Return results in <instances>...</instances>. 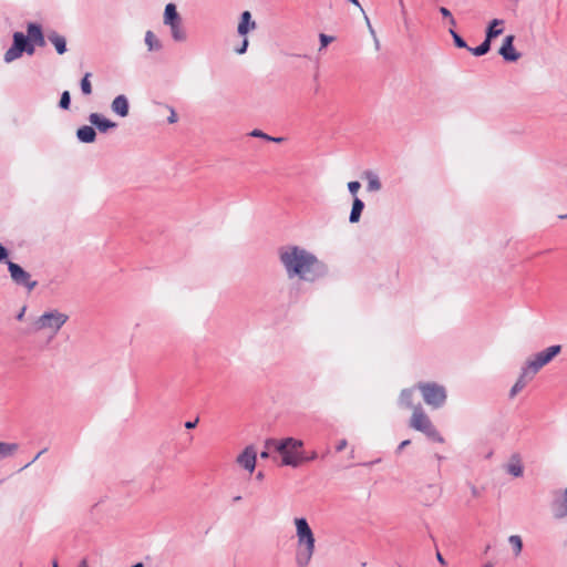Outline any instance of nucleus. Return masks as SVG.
Returning <instances> with one entry per match:
<instances>
[{
    "instance_id": "7c9ffc66",
    "label": "nucleus",
    "mask_w": 567,
    "mask_h": 567,
    "mask_svg": "<svg viewBox=\"0 0 567 567\" xmlns=\"http://www.w3.org/2000/svg\"><path fill=\"white\" fill-rule=\"evenodd\" d=\"M22 55V52H20L18 49H16L14 45H11L6 53H4V62L10 63L17 59H19Z\"/></svg>"
},
{
    "instance_id": "3c124183",
    "label": "nucleus",
    "mask_w": 567,
    "mask_h": 567,
    "mask_svg": "<svg viewBox=\"0 0 567 567\" xmlns=\"http://www.w3.org/2000/svg\"><path fill=\"white\" fill-rule=\"evenodd\" d=\"M44 452H45V450H42L41 452H39V453L34 456V458H33L29 464H27L24 467H28L31 463L35 462V461L40 457V455H42Z\"/></svg>"
},
{
    "instance_id": "4d7b16f0",
    "label": "nucleus",
    "mask_w": 567,
    "mask_h": 567,
    "mask_svg": "<svg viewBox=\"0 0 567 567\" xmlns=\"http://www.w3.org/2000/svg\"><path fill=\"white\" fill-rule=\"evenodd\" d=\"M317 454L313 453V454H310V457H305V461H308V460H313L316 458Z\"/></svg>"
},
{
    "instance_id": "bf43d9fd",
    "label": "nucleus",
    "mask_w": 567,
    "mask_h": 567,
    "mask_svg": "<svg viewBox=\"0 0 567 567\" xmlns=\"http://www.w3.org/2000/svg\"><path fill=\"white\" fill-rule=\"evenodd\" d=\"M373 39H374V45H375V48H377V49H379V47H380V43H379V40H378V38L375 37V38H373Z\"/></svg>"
},
{
    "instance_id": "79ce46f5",
    "label": "nucleus",
    "mask_w": 567,
    "mask_h": 567,
    "mask_svg": "<svg viewBox=\"0 0 567 567\" xmlns=\"http://www.w3.org/2000/svg\"><path fill=\"white\" fill-rule=\"evenodd\" d=\"M8 249L0 244V261H3L8 258Z\"/></svg>"
},
{
    "instance_id": "9b49d317",
    "label": "nucleus",
    "mask_w": 567,
    "mask_h": 567,
    "mask_svg": "<svg viewBox=\"0 0 567 567\" xmlns=\"http://www.w3.org/2000/svg\"><path fill=\"white\" fill-rule=\"evenodd\" d=\"M89 122L95 126L101 133H106L109 130L115 128L117 124L99 113H91Z\"/></svg>"
},
{
    "instance_id": "2f4dec72",
    "label": "nucleus",
    "mask_w": 567,
    "mask_h": 567,
    "mask_svg": "<svg viewBox=\"0 0 567 567\" xmlns=\"http://www.w3.org/2000/svg\"><path fill=\"white\" fill-rule=\"evenodd\" d=\"M90 76L91 73L87 72L80 82L81 91L84 95H90L92 93V84L90 81Z\"/></svg>"
},
{
    "instance_id": "b1692460",
    "label": "nucleus",
    "mask_w": 567,
    "mask_h": 567,
    "mask_svg": "<svg viewBox=\"0 0 567 567\" xmlns=\"http://www.w3.org/2000/svg\"><path fill=\"white\" fill-rule=\"evenodd\" d=\"M533 378L534 375H525L524 367H522L520 374L509 391V396L514 398L518 392H520L526 386L527 382L530 381Z\"/></svg>"
},
{
    "instance_id": "a878e982",
    "label": "nucleus",
    "mask_w": 567,
    "mask_h": 567,
    "mask_svg": "<svg viewBox=\"0 0 567 567\" xmlns=\"http://www.w3.org/2000/svg\"><path fill=\"white\" fill-rule=\"evenodd\" d=\"M171 29V34L174 41L176 42H183L186 40L187 35L183 28L182 21H178L176 23H173L168 25Z\"/></svg>"
},
{
    "instance_id": "1a4fd4ad",
    "label": "nucleus",
    "mask_w": 567,
    "mask_h": 567,
    "mask_svg": "<svg viewBox=\"0 0 567 567\" xmlns=\"http://www.w3.org/2000/svg\"><path fill=\"white\" fill-rule=\"evenodd\" d=\"M515 37L513 34L506 35L503 40V44L498 50L499 55L507 62H515L520 58V53L517 52L513 45Z\"/></svg>"
},
{
    "instance_id": "e433bc0d",
    "label": "nucleus",
    "mask_w": 567,
    "mask_h": 567,
    "mask_svg": "<svg viewBox=\"0 0 567 567\" xmlns=\"http://www.w3.org/2000/svg\"><path fill=\"white\" fill-rule=\"evenodd\" d=\"M560 513H559V516H566L567 515V488L564 491V497H563V501L560 503Z\"/></svg>"
},
{
    "instance_id": "393cba45",
    "label": "nucleus",
    "mask_w": 567,
    "mask_h": 567,
    "mask_svg": "<svg viewBox=\"0 0 567 567\" xmlns=\"http://www.w3.org/2000/svg\"><path fill=\"white\" fill-rule=\"evenodd\" d=\"M413 395H414V389H404L401 391L399 396V405L405 409H413L416 405H413Z\"/></svg>"
},
{
    "instance_id": "8fccbe9b",
    "label": "nucleus",
    "mask_w": 567,
    "mask_h": 567,
    "mask_svg": "<svg viewBox=\"0 0 567 567\" xmlns=\"http://www.w3.org/2000/svg\"><path fill=\"white\" fill-rule=\"evenodd\" d=\"M265 449L266 450L260 453V457L261 458H268L269 457V450L270 449H267L266 446H265Z\"/></svg>"
},
{
    "instance_id": "052dcab7",
    "label": "nucleus",
    "mask_w": 567,
    "mask_h": 567,
    "mask_svg": "<svg viewBox=\"0 0 567 567\" xmlns=\"http://www.w3.org/2000/svg\"><path fill=\"white\" fill-rule=\"evenodd\" d=\"M483 567H493V563L488 561V563L484 564Z\"/></svg>"
},
{
    "instance_id": "0eeeda50",
    "label": "nucleus",
    "mask_w": 567,
    "mask_h": 567,
    "mask_svg": "<svg viewBox=\"0 0 567 567\" xmlns=\"http://www.w3.org/2000/svg\"><path fill=\"white\" fill-rule=\"evenodd\" d=\"M7 264L10 277L16 285L27 288L28 291H32L37 287L38 282L32 280L31 275L20 265L13 261H7Z\"/></svg>"
},
{
    "instance_id": "de8ad7c7",
    "label": "nucleus",
    "mask_w": 567,
    "mask_h": 567,
    "mask_svg": "<svg viewBox=\"0 0 567 567\" xmlns=\"http://www.w3.org/2000/svg\"><path fill=\"white\" fill-rule=\"evenodd\" d=\"M25 310H27V307H25V306H23V307L21 308V310L19 311V313L17 315V317H16V318H17V320H19V321H22V320H23V317H24Z\"/></svg>"
},
{
    "instance_id": "f3484780",
    "label": "nucleus",
    "mask_w": 567,
    "mask_h": 567,
    "mask_svg": "<svg viewBox=\"0 0 567 567\" xmlns=\"http://www.w3.org/2000/svg\"><path fill=\"white\" fill-rule=\"evenodd\" d=\"M47 38L54 45L59 54H64L66 52V40L63 35L52 30L48 32Z\"/></svg>"
},
{
    "instance_id": "680f3d73",
    "label": "nucleus",
    "mask_w": 567,
    "mask_h": 567,
    "mask_svg": "<svg viewBox=\"0 0 567 567\" xmlns=\"http://www.w3.org/2000/svg\"><path fill=\"white\" fill-rule=\"evenodd\" d=\"M262 477H264L262 473H261V472H259V473L257 474V478H258V480H261Z\"/></svg>"
},
{
    "instance_id": "13d9d810",
    "label": "nucleus",
    "mask_w": 567,
    "mask_h": 567,
    "mask_svg": "<svg viewBox=\"0 0 567 567\" xmlns=\"http://www.w3.org/2000/svg\"><path fill=\"white\" fill-rule=\"evenodd\" d=\"M399 1H400L401 7H402V14H403V17H405L406 12L404 10L403 2H402V0H399Z\"/></svg>"
},
{
    "instance_id": "338daca9",
    "label": "nucleus",
    "mask_w": 567,
    "mask_h": 567,
    "mask_svg": "<svg viewBox=\"0 0 567 567\" xmlns=\"http://www.w3.org/2000/svg\"><path fill=\"white\" fill-rule=\"evenodd\" d=\"M560 218H567V214L566 215H561L559 216Z\"/></svg>"
},
{
    "instance_id": "f704fd0d",
    "label": "nucleus",
    "mask_w": 567,
    "mask_h": 567,
    "mask_svg": "<svg viewBox=\"0 0 567 567\" xmlns=\"http://www.w3.org/2000/svg\"><path fill=\"white\" fill-rule=\"evenodd\" d=\"M320 48L319 50H323L328 44L334 41V37L328 35L324 33L319 34Z\"/></svg>"
},
{
    "instance_id": "37998d69",
    "label": "nucleus",
    "mask_w": 567,
    "mask_h": 567,
    "mask_svg": "<svg viewBox=\"0 0 567 567\" xmlns=\"http://www.w3.org/2000/svg\"><path fill=\"white\" fill-rule=\"evenodd\" d=\"M197 423H198V419H196V420H194V421H187V422H185V424H184V425H185V427H186L187 430H192V429H195V427H196Z\"/></svg>"
},
{
    "instance_id": "473e14b6",
    "label": "nucleus",
    "mask_w": 567,
    "mask_h": 567,
    "mask_svg": "<svg viewBox=\"0 0 567 567\" xmlns=\"http://www.w3.org/2000/svg\"><path fill=\"white\" fill-rule=\"evenodd\" d=\"M450 33L453 38L454 44L460 49H467L468 45L466 44L465 40L453 29H450Z\"/></svg>"
},
{
    "instance_id": "5701e85b",
    "label": "nucleus",
    "mask_w": 567,
    "mask_h": 567,
    "mask_svg": "<svg viewBox=\"0 0 567 567\" xmlns=\"http://www.w3.org/2000/svg\"><path fill=\"white\" fill-rule=\"evenodd\" d=\"M363 209H364V203L358 196H354L353 202H352V208H351L350 216H349V221L351 224L359 223Z\"/></svg>"
},
{
    "instance_id": "c756f323",
    "label": "nucleus",
    "mask_w": 567,
    "mask_h": 567,
    "mask_svg": "<svg viewBox=\"0 0 567 567\" xmlns=\"http://www.w3.org/2000/svg\"><path fill=\"white\" fill-rule=\"evenodd\" d=\"M508 543L512 545L515 556H518L523 549V542H522L520 536H518V535L509 536Z\"/></svg>"
},
{
    "instance_id": "c9c22d12",
    "label": "nucleus",
    "mask_w": 567,
    "mask_h": 567,
    "mask_svg": "<svg viewBox=\"0 0 567 567\" xmlns=\"http://www.w3.org/2000/svg\"><path fill=\"white\" fill-rule=\"evenodd\" d=\"M347 186H348L350 194L353 195V197H354V196H357V193L360 189L361 184L358 181H352V182H349Z\"/></svg>"
},
{
    "instance_id": "423d86ee",
    "label": "nucleus",
    "mask_w": 567,
    "mask_h": 567,
    "mask_svg": "<svg viewBox=\"0 0 567 567\" xmlns=\"http://www.w3.org/2000/svg\"><path fill=\"white\" fill-rule=\"evenodd\" d=\"M416 388L429 406L440 409L445 404L447 399L445 386L435 382H419Z\"/></svg>"
},
{
    "instance_id": "6e6d98bb",
    "label": "nucleus",
    "mask_w": 567,
    "mask_h": 567,
    "mask_svg": "<svg viewBox=\"0 0 567 567\" xmlns=\"http://www.w3.org/2000/svg\"><path fill=\"white\" fill-rule=\"evenodd\" d=\"M78 567H89L87 566V561L85 559H83Z\"/></svg>"
},
{
    "instance_id": "f03ea898",
    "label": "nucleus",
    "mask_w": 567,
    "mask_h": 567,
    "mask_svg": "<svg viewBox=\"0 0 567 567\" xmlns=\"http://www.w3.org/2000/svg\"><path fill=\"white\" fill-rule=\"evenodd\" d=\"M298 548L296 553V563L299 567L309 565L315 553V535L303 517L295 518Z\"/></svg>"
},
{
    "instance_id": "5fc2aeb1",
    "label": "nucleus",
    "mask_w": 567,
    "mask_h": 567,
    "mask_svg": "<svg viewBox=\"0 0 567 567\" xmlns=\"http://www.w3.org/2000/svg\"><path fill=\"white\" fill-rule=\"evenodd\" d=\"M449 22L452 27H455L456 25V21L455 19L453 18V16L451 18H449Z\"/></svg>"
},
{
    "instance_id": "09e8293b",
    "label": "nucleus",
    "mask_w": 567,
    "mask_h": 567,
    "mask_svg": "<svg viewBox=\"0 0 567 567\" xmlns=\"http://www.w3.org/2000/svg\"><path fill=\"white\" fill-rule=\"evenodd\" d=\"M436 559H437V561H439L441 565H443V566H445V565H446V561H445L444 557L442 556V554H441L440 551H436Z\"/></svg>"
},
{
    "instance_id": "864d4df0",
    "label": "nucleus",
    "mask_w": 567,
    "mask_h": 567,
    "mask_svg": "<svg viewBox=\"0 0 567 567\" xmlns=\"http://www.w3.org/2000/svg\"><path fill=\"white\" fill-rule=\"evenodd\" d=\"M270 142H275V143H281L284 141V137H272L270 136Z\"/></svg>"
},
{
    "instance_id": "dca6fc26",
    "label": "nucleus",
    "mask_w": 567,
    "mask_h": 567,
    "mask_svg": "<svg viewBox=\"0 0 567 567\" xmlns=\"http://www.w3.org/2000/svg\"><path fill=\"white\" fill-rule=\"evenodd\" d=\"M111 110L121 117L127 116L130 111L127 97L123 94L117 95L111 103Z\"/></svg>"
},
{
    "instance_id": "58836bf2",
    "label": "nucleus",
    "mask_w": 567,
    "mask_h": 567,
    "mask_svg": "<svg viewBox=\"0 0 567 567\" xmlns=\"http://www.w3.org/2000/svg\"><path fill=\"white\" fill-rule=\"evenodd\" d=\"M248 48V40L245 38L240 44V47L235 49V52L237 54H244L247 51Z\"/></svg>"
},
{
    "instance_id": "a211bd4d",
    "label": "nucleus",
    "mask_w": 567,
    "mask_h": 567,
    "mask_svg": "<svg viewBox=\"0 0 567 567\" xmlns=\"http://www.w3.org/2000/svg\"><path fill=\"white\" fill-rule=\"evenodd\" d=\"M503 25H504V20L493 19L486 29L485 39L488 42H492V40L494 38H497L498 35H501L503 33V28H502Z\"/></svg>"
},
{
    "instance_id": "6e6552de",
    "label": "nucleus",
    "mask_w": 567,
    "mask_h": 567,
    "mask_svg": "<svg viewBox=\"0 0 567 567\" xmlns=\"http://www.w3.org/2000/svg\"><path fill=\"white\" fill-rule=\"evenodd\" d=\"M265 446L267 449H275L277 452H284L285 449H289V451L301 452L303 442L293 437H286L280 441L276 439H268L265 442Z\"/></svg>"
},
{
    "instance_id": "412c9836",
    "label": "nucleus",
    "mask_w": 567,
    "mask_h": 567,
    "mask_svg": "<svg viewBox=\"0 0 567 567\" xmlns=\"http://www.w3.org/2000/svg\"><path fill=\"white\" fill-rule=\"evenodd\" d=\"M506 472L514 477H520L523 475V465L518 454H513L508 464L506 465Z\"/></svg>"
},
{
    "instance_id": "774afa93",
    "label": "nucleus",
    "mask_w": 567,
    "mask_h": 567,
    "mask_svg": "<svg viewBox=\"0 0 567 567\" xmlns=\"http://www.w3.org/2000/svg\"><path fill=\"white\" fill-rule=\"evenodd\" d=\"M52 567H59L56 561L53 563V566Z\"/></svg>"
},
{
    "instance_id": "a19ab883",
    "label": "nucleus",
    "mask_w": 567,
    "mask_h": 567,
    "mask_svg": "<svg viewBox=\"0 0 567 567\" xmlns=\"http://www.w3.org/2000/svg\"><path fill=\"white\" fill-rule=\"evenodd\" d=\"M169 111H171V114L167 117L168 123H171V124L176 123L177 122V114H176V112L172 107H169Z\"/></svg>"
},
{
    "instance_id": "aec40b11",
    "label": "nucleus",
    "mask_w": 567,
    "mask_h": 567,
    "mask_svg": "<svg viewBox=\"0 0 567 567\" xmlns=\"http://www.w3.org/2000/svg\"><path fill=\"white\" fill-rule=\"evenodd\" d=\"M363 177L367 179V190L370 193L379 192L382 188L381 181L373 171H365Z\"/></svg>"
},
{
    "instance_id": "f8f14e48",
    "label": "nucleus",
    "mask_w": 567,
    "mask_h": 567,
    "mask_svg": "<svg viewBox=\"0 0 567 567\" xmlns=\"http://www.w3.org/2000/svg\"><path fill=\"white\" fill-rule=\"evenodd\" d=\"M27 33H28V39H29L30 43H32L33 45H38V47L45 45V38L43 35L41 25L33 23V22L29 23L27 27Z\"/></svg>"
},
{
    "instance_id": "20e7f679",
    "label": "nucleus",
    "mask_w": 567,
    "mask_h": 567,
    "mask_svg": "<svg viewBox=\"0 0 567 567\" xmlns=\"http://www.w3.org/2000/svg\"><path fill=\"white\" fill-rule=\"evenodd\" d=\"M410 427L414 429L415 431L422 432L425 434L429 439H432L435 442L443 443L444 439L439 433V431L433 425L432 421L430 420L429 415L424 412L421 404H417L414 408V411L412 413V416L410 419L409 423Z\"/></svg>"
},
{
    "instance_id": "4be33fe9",
    "label": "nucleus",
    "mask_w": 567,
    "mask_h": 567,
    "mask_svg": "<svg viewBox=\"0 0 567 567\" xmlns=\"http://www.w3.org/2000/svg\"><path fill=\"white\" fill-rule=\"evenodd\" d=\"M178 21H182V18L177 12L176 6L174 3H167L164 10V24L171 25Z\"/></svg>"
},
{
    "instance_id": "bb28decb",
    "label": "nucleus",
    "mask_w": 567,
    "mask_h": 567,
    "mask_svg": "<svg viewBox=\"0 0 567 567\" xmlns=\"http://www.w3.org/2000/svg\"><path fill=\"white\" fill-rule=\"evenodd\" d=\"M145 44L147 45V49L150 52L158 51L162 49L161 41L156 38L154 32H152L150 30L146 31V33H145Z\"/></svg>"
},
{
    "instance_id": "a18cd8bd",
    "label": "nucleus",
    "mask_w": 567,
    "mask_h": 567,
    "mask_svg": "<svg viewBox=\"0 0 567 567\" xmlns=\"http://www.w3.org/2000/svg\"><path fill=\"white\" fill-rule=\"evenodd\" d=\"M440 13L444 17V18H451L452 17V13L451 11L445 8V7H441L440 8Z\"/></svg>"
},
{
    "instance_id": "4468645a",
    "label": "nucleus",
    "mask_w": 567,
    "mask_h": 567,
    "mask_svg": "<svg viewBox=\"0 0 567 567\" xmlns=\"http://www.w3.org/2000/svg\"><path fill=\"white\" fill-rule=\"evenodd\" d=\"M281 454V465L298 467L303 461L302 452L289 451V449H285L284 452H279Z\"/></svg>"
},
{
    "instance_id": "c03bdc74",
    "label": "nucleus",
    "mask_w": 567,
    "mask_h": 567,
    "mask_svg": "<svg viewBox=\"0 0 567 567\" xmlns=\"http://www.w3.org/2000/svg\"><path fill=\"white\" fill-rule=\"evenodd\" d=\"M347 444H348V443H347V440H341V441H339V443L337 444L336 450H337L338 452H341V451H343V450L347 447Z\"/></svg>"
},
{
    "instance_id": "72a5a7b5",
    "label": "nucleus",
    "mask_w": 567,
    "mask_h": 567,
    "mask_svg": "<svg viewBox=\"0 0 567 567\" xmlns=\"http://www.w3.org/2000/svg\"><path fill=\"white\" fill-rule=\"evenodd\" d=\"M71 104V96L69 91H64L61 94L59 106L63 110H69Z\"/></svg>"
},
{
    "instance_id": "cd10ccee",
    "label": "nucleus",
    "mask_w": 567,
    "mask_h": 567,
    "mask_svg": "<svg viewBox=\"0 0 567 567\" xmlns=\"http://www.w3.org/2000/svg\"><path fill=\"white\" fill-rule=\"evenodd\" d=\"M18 449L14 443L0 442V461L12 455Z\"/></svg>"
},
{
    "instance_id": "e2e57ef3",
    "label": "nucleus",
    "mask_w": 567,
    "mask_h": 567,
    "mask_svg": "<svg viewBox=\"0 0 567 567\" xmlns=\"http://www.w3.org/2000/svg\"><path fill=\"white\" fill-rule=\"evenodd\" d=\"M241 499V496H235L234 502H239Z\"/></svg>"
},
{
    "instance_id": "603ef678",
    "label": "nucleus",
    "mask_w": 567,
    "mask_h": 567,
    "mask_svg": "<svg viewBox=\"0 0 567 567\" xmlns=\"http://www.w3.org/2000/svg\"><path fill=\"white\" fill-rule=\"evenodd\" d=\"M351 3H353L355 7H358L361 12H363V8L361 7L360 2L358 0H349Z\"/></svg>"
},
{
    "instance_id": "4c0bfd02",
    "label": "nucleus",
    "mask_w": 567,
    "mask_h": 567,
    "mask_svg": "<svg viewBox=\"0 0 567 567\" xmlns=\"http://www.w3.org/2000/svg\"><path fill=\"white\" fill-rule=\"evenodd\" d=\"M251 136L254 137H259V138H262V140H266V141H269L270 140V136L266 133H264L262 131L260 130H254L251 133H250Z\"/></svg>"
},
{
    "instance_id": "9d476101",
    "label": "nucleus",
    "mask_w": 567,
    "mask_h": 567,
    "mask_svg": "<svg viewBox=\"0 0 567 567\" xmlns=\"http://www.w3.org/2000/svg\"><path fill=\"white\" fill-rule=\"evenodd\" d=\"M256 451L254 446H247L236 458L239 466L252 473L256 467Z\"/></svg>"
},
{
    "instance_id": "c85d7f7f",
    "label": "nucleus",
    "mask_w": 567,
    "mask_h": 567,
    "mask_svg": "<svg viewBox=\"0 0 567 567\" xmlns=\"http://www.w3.org/2000/svg\"><path fill=\"white\" fill-rule=\"evenodd\" d=\"M472 54L476 56H482L486 54L491 50V42H488L486 39L476 48H467Z\"/></svg>"
},
{
    "instance_id": "69168bd1",
    "label": "nucleus",
    "mask_w": 567,
    "mask_h": 567,
    "mask_svg": "<svg viewBox=\"0 0 567 567\" xmlns=\"http://www.w3.org/2000/svg\"><path fill=\"white\" fill-rule=\"evenodd\" d=\"M436 458L441 461L443 457L441 455H436Z\"/></svg>"
},
{
    "instance_id": "39448f33",
    "label": "nucleus",
    "mask_w": 567,
    "mask_h": 567,
    "mask_svg": "<svg viewBox=\"0 0 567 567\" xmlns=\"http://www.w3.org/2000/svg\"><path fill=\"white\" fill-rule=\"evenodd\" d=\"M561 352V346L555 344L546 348L543 351H539L528 358L525 362L524 374L525 375H536L539 370L548 364L557 354Z\"/></svg>"
},
{
    "instance_id": "7ed1b4c3",
    "label": "nucleus",
    "mask_w": 567,
    "mask_h": 567,
    "mask_svg": "<svg viewBox=\"0 0 567 567\" xmlns=\"http://www.w3.org/2000/svg\"><path fill=\"white\" fill-rule=\"evenodd\" d=\"M68 320L69 316L66 313L58 309H51L34 318L24 333L34 334L40 331H48L51 337H54Z\"/></svg>"
},
{
    "instance_id": "6ab92c4d",
    "label": "nucleus",
    "mask_w": 567,
    "mask_h": 567,
    "mask_svg": "<svg viewBox=\"0 0 567 567\" xmlns=\"http://www.w3.org/2000/svg\"><path fill=\"white\" fill-rule=\"evenodd\" d=\"M76 137L82 143H93L96 138V132L92 126L83 125L78 128Z\"/></svg>"
},
{
    "instance_id": "49530a36",
    "label": "nucleus",
    "mask_w": 567,
    "mask_h": 567,
    "mask_svg": "<svg viewBox=\"0 0 567 567\" xmlns=\"http://www.w3.org/2000/svg\"><path fill=\"white\" fill-rule=\"evenodd\" d=\"M411 444V441L410 440H404L400 443L399 447H398V452L400 453L404 447L409 446Z\"/></svg>"
},
{
    "instance_id": "0e129e2a",
    "label": "nucleus",
    "mask_w": 567,
    "mask_h": 567,
    "mask_svg": "<svg viewBox=\"0 0 567 567\" xmlns=\"http://www.w3.org/2000/svg\"><path fill=\"white\" fill-rule=\"evenodd\" d=\"M489 548H491V546H489V545H487V546L485 547V553H487V551L489 550Z\"/></svg>"
},
{
    "instance_id": "f257e3e1",
    "label": "nucleus",
    "mask_w": 567,
    "mask_h": 567,
    "mask_svg": "<svg viewBox=\"0 0 567 567\" xmlns=\"http://www.w3.org/2000/svg\"><path fill=\"white\" fill-rule=\"evenodd\" d=\"M278 258L289 279L313 282L326 274L324 265L312 252L297 245L280 247Z\"/></svg>"
},
{
    "instance_id": "ddd939ff",
    "label": "nucleus",
    "mask_w": 567,
    "mask_h": 567,
    "mask_svg": "<svg viewBox=\"0 0 567 567\" xmlns=\"http://www.w3.org/2000/svg\"><path fill=\"white\" fill-rule=\"evenodd\" d=\"M12 45H14L20 52H25L29 55H32L35 51L34 45L30 43L28 35H24L22 32L13 33Z\"/></svg>"
},
{
    "instance_id": "ea45409f",
    "label": "nucleus",
    "mask_w": 567,
    "mask_h": 567,
    "mask_svg": "<svg viewBox=\"0 0 567 567\" xmlns=\"http://www.w3.org/2000/svg\"><path fill=\"white\" fill-rule=\"evenodd\" d=\"M362 13H363V16H364V20H365V23H367V27H368V29H369L370 34H371L373 38H375V34H377V33H375V31H374L373 27L371 25L370 19H369V18H368V16L364 13V11H363Z\"/></svg>"
},
{
    "instance_id": "2eb2a0df",
    "label": "nucleus",
    "mask_w": 567,
    "mask_h": 567,
    "mask_svg": "<svg viewBox=\"0 0 567 567\" xmlns=\"http://www.w3.org/2000/svg\"><path fill=\"white\" fill-rule=\"evenodd\" d=\"M256 28L257 24L251 19V13L249 11H244L240 16V21L237 27L238 34L245 37L250 30H255Z\"/></svg>"
}]
</instances>
